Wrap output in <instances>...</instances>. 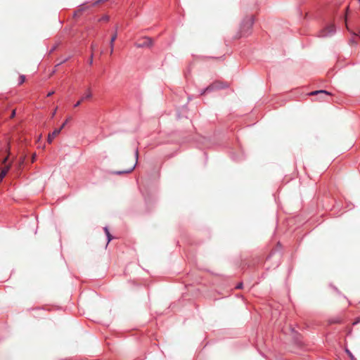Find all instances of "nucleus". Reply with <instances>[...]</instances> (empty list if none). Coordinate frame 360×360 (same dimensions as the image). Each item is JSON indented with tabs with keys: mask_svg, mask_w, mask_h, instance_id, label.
Here are the masks:
<instances>
[{
	"mask_svg": "<svg viewBox=\"0 0 360 360\" xmlns=\"http://www.w3.org/2000/svg\"><path fill=\"white\" fill-rule=\"evenodd\" d=\"M243 283H239L236 285V289H241L243 288Z\"/></svg>",
	"mask_w": 360,
	"mask_h": 360,
	"instance_id": "f3484780",
	"label": "nucleus"
},
{
	"mask_svg": "<svg viewBox=\"0 0 360 360\" xmlns=\"http://www.w3.org/2000/svg\"><path fill=\"white\" fill-rule=\"evenodd\" d=\"M94 48H95V46H94V44H91V49H94Z\"/></svg>",
	"mask_w": 360,
	"mask_h": 360,
	"instance_id": "a878e982",
	"label": "nucleus"
},
{
	"mask_svg": "<svg viewBox=\"0 0 360 360\" xmlns=\"http://www.w3.org/2000/svg\"><path fill=\"white\" fill-rule=\"evenodd\" d=\"M335 31H336V30H335V25H330L320 32L319 37H331L335 33Z\"/></svg>",
	"mask_w": 360,
	"mask_h": 360,
	"instance_id": "f03ea898",
	"label": "nucleus"
},
{
	"mask_svg": "<svg viewBox=\"0 0 360 360\" xmlns=\"http://www.w3.org/2000/svg\"><path fill=\"white\" fill-rule=\"evenodd\" d=\"M321 95L324 96H328L330 95V93L326 91V90H319V91H314L311 93H309V95L314 96V95Z\"/></svg>",
	"mask_w": 360,
	"mask_h": 360,
	"instance_id": "0eeeda50",
	"label": "nucleus"
},
{
	"mask_svg": "<svg viewBox=\"0 0 360 360\" xmlns=\"http://www.w3.org/2000/svg\"><path fill=\"white\" fill-rule=\"evenodd\" d=\"M82 99H81L80 101H77V102L74 105V107H75V108H77V107L79 106V105H80V104H81V103H82Z\"/></svg>",
	"mask_w": 360,
	"mask_h": 360,
	"instance_id": "6ab92c4d",
	"label": "nucleus"
},
{
	"mask_svg": "<svg viewBox=\"0 0 360 360\" xmlns=\"http://www.w3.org/2000/svg\"><path fill=\"white\" fill-rule=\"evenodd\" d=\"M25 77L24 75H21L19 78V84H22L25 82Z\"/></svg>",
	"mask_w": 360,
	"mask_h": 360,
	"instance_id": "dca6fc26",
	"label": "nucleus"
},
{
	"mask_svg": "<svg viewBox=\"0 0 360 360\" xmlns=\"http://www.w3.org/2000/svg\"><path fill=\"white\" fill-rule=\"evenodd\" d=\"M55 113H56V110L53 112H52L53 116L55 115Z\"/></svg>",
	"mask_w": 360,
	"mask_h": 360,
	"instance_id": "c85d7f7f",
	"label": "nucleus"
},
{
	"mask_svg": "<svg viewBox=\"0 0 360 360\" xmlns=\"http://www.w3.org/2000/svg\"><path fill=\"white\" fill-rule=\"evenodd\" d=\"M60 133V129H56L51 134H49L48 142L51 143L53 139Z\"/></svg>",
	"mask_w": 360,
	"mask_h": 360,
	"instance_id": "6e6552de",
	"label": "nucleus"
},
{
	"mask_svg": "<svg viewBox=\"0 0 360 360\" xmlns=\"http://www.w3.org/2000/svg\"><path fill=\"white\" fill-rule=\"evenodd\" d=\"M104 231H105V235H106V236H107V240H108V243H107V244H108V243L112 240V235L110 233L109 230H108V227H107V226L104 227Z\"/></svg>",
	"mask_w": 360,
	"mask_h": 360,
	"instance_id": "9b49d317",
	"label": "nucleus"
},
{
	"mask_svg": "<svg viewBox=\"0 0 360 360\" xmlns=\"http://www.w3.org/2000/svg\"><path fill=\"white\" fill-rule=\"evenodd\" d=\"M345 352L348 354L351 360H356L353 354L348 349H347Z\"/></svg>",
	"mask_w": 360,
	"mask_h": 360,
	"instance_id": "ddd939ff",
	"label": "nucleus"
},
{
	"mask_svg": "<svg viewBox=\"0 0 360 360\" xmlns=\"http://www.w3.org/2000/svg\"><path fill=\"white\" fill-rule=\"evenodd\" d=\"M92 97V94L90 91V89L89 88L87 90H86V92L83 95V96L82 97V101H84L86 99H89V98H91Z\"/></svg>",
	"mask_w": 360,
	"mask_h": 360,
	"instance_id": "9d476101",
	"label": "nucleus"
},
{
	"mask_svg": "<svg viewBox=\"0 0 360 360\" xmlns=\"http://www.w3.org/2000/svg\"><path fill=\"white\" fill-rule=\"evenodd\" d=\"M56 47H57V46H56V45L53 46L51 48V49L50 50V53H51L52 52H53V51L56 49Z\"/></svg>",
	"mask_w": 360,
	"mask_h": 360,
	"instance_id": "4be33fe9",
	"label": "nucleus"
},
{
	"mask_svg": "<svg viewBox=\"0 0 360 360\" xmlns=\"http://www.w3.org/2000/svg\"><path fill=\"white\" fill-rule=\"evenodd\" d=\"M15 115V110H13L11 117H13Z\"/></svg>",
	"mask_w": 360,
	"mask_h": 360,
	"instance_id": "b1692460",
	"label": "nucleus"
},
{
	"mask_svg": "<svg viewBox=\"0 0 360 360\" xmlns=\"http://www.w3.org/2000/svg\"><path fill=\"white\" fill-rule=\"evenodd\" d=\"M10 168H11V165H6L4 168L2 169L1 172V174H0V182L2 181V180L4 179V178L5 177L6 174L8 173V172L9 171Z\"/></svg>",
	"mask_w": 360,
	"mask_h": 360,
	"instance_id": "1a4fd4ad",
	"label": "nucleus"
},
{
	"mask_svg": "<svg viewBox=\"0 0 360 360\" xmlns=\"http://www.w3.org/2000/svg\"><path fill=\"white\" fill-rule=\"evenodd\" d=\"M70 118H68L65 120V121L61 124V126L58 128V129H60V131L65 127V126L67 124L68 121Z\"/></svg>",
	"mask_w": 360,
	"mask_h": 360,
	"instance_id": "2eb2a0df",
	"label": "nucleus"
},
{
	"mask_svg": "<svg viewBox=\"0 0 360 360\" xmlns=\"http://www.w3.org/2000/svg\"><path fill=\"white\" fill-rule=\"evenodd\" d=\"M254 22L255 18L252 15L247 16L243 19L240 27L241 37L248 36L250 34Z\"/></svg>",
	"mask_w": 360,
	"mask_h": 360,
	"instance_id": "f257e3e1",
	"label": "nucleus"
},
{
	"mask_svg": "<svg viewBox=\"0 0 360 360\" xmlns=\"http://www.w3.org/2000/svg\"><path fill=\"white\" fill-rule=\"evenodd\" d=\"M70 58V56H68V57H67V58H64V59H63V60H62L60 62H59L58 63H57V64L56 65L55 68H57V67L60 66L61 64H63V63H64L67 62Z\"/></svg>",
	"mask_w": 360,
	"mask_h": 360,
	"instance_id": "4468645a",
	"label": "nucleus"
},
{
	"mask_svg": "<svg viewBox=\"0 0 360 360\" xmlns=\"http://www.w3.org/2000/svg\"><path fill=\"white\" fill-rule=\"evenodd\" d=\"M357 323H359V321H356L353 324H354V325H355V324H356Z\"/></svg>",
	"mask_w": 360,
	"mask_h": 360,
	"instance_id": "bb28decb",
	"label": "nucleus"
},
{
	"mask_svg": "<svg viewBox=\"0 0 360 360\" xmlns=\"http://www.w3.org/2000/svg\"><path fill=\"white\" fill-rule=\"evenodd\" d=\"M109 20V17L108 15H105L100 19V20Z\"/></svg>",
	"mask_w": 360,
	"mask_h": 360,
	"instance_id": "aec40b11",
	"label": "nucleus"
},
{
	"mask_svg": "<svg viewBox=\"0 0 360 360\" xmlns=\"http://www.w3.org/2000/svg\"><path fill=\"white\" fill-rule=\"evenodd\" d=\"M207 91L206 90V88L203 89H201L200 91V95H204L205 93H207Z\"/></svg>",
	"mask_w": 360,
	"mask_h": 360,
	"instance_id": "a211bd4d",
	"label": "nucleus"
},
{
	"mask_svg": "<svg viewBox=\"0 0 360 360\" xmlns=\"http://www.w3.org/2000/svg\"><path fill=\"white\" fill-rule=\"evenodd\" d=\"M117 27L116 26L115 27V32L113 34V35L111 37L110 41V53H112V52H113L114 41H115V39H117Z\"/></svg>",
	"mask_w": 360,
	"mask_h": 360,
	"instance_id": "423d86ee",
	"label": "nucleus"
},
{
	"mask_svg": "<svg viewBox=\"0 0 360 360\" xmlns=\"http://www.w3.org/2000/svg\"><path fill=\"white\" fill-rule=\"evenodd\" d=\"M7 160H8V157H6V158H4V160H3V163H5Z\"/></svg>",
	"mask_w": 360,
	"mask_h": 360,
	"instance_id": "393cba45",
	"label": "nucleus"
},
{
	"mask_svg": "<svg viewBox=\"0 0 360 360\" xmlns=\"http://www.w3.org/2000/svg\"><path fill=\"white\" fill-rule=\"evenodd\" d=\"M92 63H93V53H91L90 59L89 60V65H92Z\"/></svg>",
	"mask_w": 360,
	"mask_h": 360,
	"instance_id": "412c9836",
	"label": "nucleus"
},
{
	"mask_svg": "<svg viewBox=\"0 0 360 360\" xmlns=\"http://www.w3.org/2000/svg\"><path fill=\"white\" fill-rule=\"evenodd\" d=\"M226 86H227L226 85L223 84L222 83H221L219 82H215L211 84L210 85H209L208 86H207L206 90L207 91V92H211L214 90L224 89Z\"/></svg>",
	"mask_w": 360,
	"mask_h": 360,
	"instance_id": "39448f33",
	"label": "nucleus"
},
{
	"mask_svg": "<svg viewBox=\"0 0 360 360\" xmlns=\"http://www.w3.org/2000/svg\"><path fill=\"white\" fill-rule=\"evenodd\" d=\"M334 289H335V291L338 292V288H336L335 287H334Z\"/></svg>",
	"mask_w": 360,
	"mask_h": 360,
	"instance_id": "cd10ccee",
	"label": "nucleus"
},
{
	"mask_svg": "<svg viewBox=\"0 0 360 360\" xmlns=\"http://www.w3.org/2000/svg\"><path fill=\"white\" fill-rule=\"evenodd\" d=\"M53 94H54V91L49 92L48 94H47V97H49V96H52Z\"/></svg>",
	"mask_w": 360,
	"mask_h": 360,
	"instance_id": "5701e85b",
	"label": "nucleus"
},
{
	"mask_svg": "<svg viewBox=\"0 0 360 360\" xmlns=\"http://www.w3.org/2000/svg\"><path fill=\"white\" fill-rule=\"evenodd\" d=\"M135 158H136L135 164L131 167H130L129 169H128L127 170L116 171V172H114V174H118V175H120V174H129V173H131L135 169V167H136V166L137 165L138 159H139V150H138V148H136V150H135Z\"/></svg>",
	"mask_w": 360,
	"mask_h": 360,
	"instance_id": "20e7f679",
	"label": "nucleus"
},
{
	"mask_svg": "<svg viewBox=\"0 0 360 360\" xmlns=\"http://www.w3.org/2000/svg\"><path fill=\"white\" fill-rule=\"evenodd\" d=\"M87 8L88 7L84 4H81L79 6V8H78V10L77 11H75V15H78V14L81 13L82 11L86 10Z\"/></svg>",
	"mask_w": 360,
	"mask_h": 360,
	"instance_id": "f8f14e48",
	"label": "nucleus"
},
{
	"mask_svg": "<svg viewBox=\"0 0 360 360\" xmlns=\"http://www.w3.org/2000/svg\"><path fill=\"white\" fill-rule=\"evenodd\" d=\"M153 44V40L151 38L146 37L141 39L136 44V46L138 48L150 47Z\"/></svg>",
	"mask_w": 360,
	"mask_h": 360,
	"instance_id": "7ed1b4c3",
	"label": "nucleus"
}]
</instances>
